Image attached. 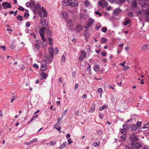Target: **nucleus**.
<instances>
[{
  "label": "nucleus",
  "instance_id": "nucleus-43",
  "mask_svg": "<svg viewBox=\"0 0 149 149\" xmlns=\"http://www.w3.org/2000/svg\"><path fill=\"white\" fill-rule=\"evenodd\" d=\"M61 60L63 62H64L65 60V56L64 55H63L61 57Z\"/></svg>",
  "mask_w": 149,
  "mask_h": 149
},
{
  "label": "nucleus",
  "instance_id": "nucleus-14",
  "mask_svg": "<svg viewBox=\"0 0 149 149\" xmlns=\"http://www.w3.org/2000/svg\"><path fill=\"white\" fill-rule=\"evenodd\" d=\"M41 10V6H40L37 5L36 7L34 9V10L36 11V12H38L39 11Z\"/></svg>",
  "mask_w": 149,
  "mask_h": 149
},
{
  "label": "nucleus",
  "instance_id": "nucleus-47",
  "mask_svg": "<svg viewBox=\"0 0 149 149\" xmlns=\"http://www.w3.org/2000/svg\"><path fill=\"white\" fill-rule=\"evenodd\" d=\"M67 111V109H66L65 110V111H64V112H63V113L62 114V118H63V116H65V115L66 114Z\"/></svg>",
  "mask_w": 149,
  "mask_h": 149
},
{
  "label": "nucleus",
  "instance_id": "nucleus-38",
  "mask_svg": "<svg viewBox=\"0 0 149 149\" xmlns=\"http://www.w3.org/2000/svg\"><path fill=\"white\" fill-rule=\"evenodd\" d=\"M101 41L102 42V43H105L106 42L107 40L105 38H102L101 39Z\"/></svg>",
  "mask_w": 149,
  "mask_h": 149
},
{
  "label": "nucleus",
  "instance_id": "nucleus-27",
  "mask_svg": "<svg viewBox=\"0 0 149 149\" xmlns=\"http://www.w3.org/2000/svg\"><path fill=\"white\" fill-rule=\"evenodd\" d=\"M62 15L63 16V17L64 18H66L68 16L67 14L65 12H62L61 13Z\"/></svg>",
  "mask_w": 149,
  "mask_h": 149
},
{
  "label": "nucleus",
  "instance_id": "nucleus-51",
  "mask_svg": "<svg viewBox=\"0 0 149 149\" xmlns=\"http://www.w3.org/2000/svg\"><path fill=\"white\" fill-rule=\"evenodd\" d=\"M29 16V14L28 13H25L24 15V17L26 18H27Z\"/></svg>",
  "mask_w": 149,
  "mask_h": 149
},
{
  "label": "nucleus",
  "instance_id": "nucleus-35",
  "mask_svg": "<svg viewBox=\"0 0 149 149\" xmlns=\"http://www.w3.org/2000/svg\"><path fill=\"white\" fill-rule=\"evenodd\" d=\"M11 49H14L15 47V44L14 42H12L10 46Z\"/></svg>",
  "mask_w": 149,
  "mask_h": 149
},
{
  "label": "nucleus",
  "instance_id": "nucleus-21",
  "mask_svg": "<svg viewBox=\"0 0 149 149\" xmlns=\"http://www.w3.org/2000/svg\"><path fill=\"white\" fill-rule=\"evenodd\" d=\"M50 56H47L46 60L49 62H52V58Z\"/></svg>",
  "mask_w": 149,
  "mask_h": 149
},
{
  "label": "nucleus",
  "instance_id": "nucleus-56",
  "mask_svg": "<svg viewBox=\"0 0 149 149\" xmlns=\"http://www.w3.org/2000/svg\"><path fill=\"white\" fill-rule=\"evenodd\" d=\"M35 46L36 48L38 49H39L40 48V46L38 44H37L35 45Z\"/></svg>",
  "mask_w": 149,
  "mask_h": 149
},
{
  "label": "nucleus",
  "instance_id": "nucleus-19",
  "mask_svg": "<svg viewBox=\"0 0 149 149\" xmlns=\"http://www.w3.org/2000/svg\"><path fill=\"white\" fill-rule=\"evenodd\" d=\"M67 22L68 23V24H69L70 26H71L73 25V22L71 19H67Z\"/></svg>",
  "mask_w": 149,
  "mask_h": 149
},
{
  "label": "nucleus",
  "instance_id": "nucleus-11",
  "mask_svg": "<svg viewBox=\"0 0 149 149\" xmlns=\"http://www.w3.org/2000/svg\"><path fill=\"white\" fill-rule=\"evenodd\" d=\"M49 51L50 55L51 57L53 58V57L54 49L53 48H49Z\"/></svg>",
  "mask_w": 149,
  "mask_h": 149
},
{
  "label": "nucleus",
  "instance_id": "nucleus-60",
  "mask_svg": "<svg viewBox=\"0 0 149 149\" xmlns=\"http://www.w3.org/2000/svg\"><path fill=\"white\" fill-rule=\"evenodd\" d=\"M129 66H126L124 67H123V70H127L129 68Z\"/></svg>",
  "mask_w": 149,
  "mask_h": 149
},
{
  "label": "nucleus",
  "instance_id": "nucleus-63",
  "mask_svg": "<svg viewBox=\"0 0 149 149\" xmlns=\"http://www.w3.org/2000/svg\"><path fill=\"white\" fill-rule=\"evenodd\" d=\"M102 89L101 88H99L98 89L97 92L99 93H100L102 92Z\"/></svg>",
  "mask_w": 149,
  "mask_h": 149
},
{
  "label": "nucleus",
  "instance_id": "nucleus-15",
  "mask_svg": "<svg viewBox=\"0 0 149 149\" xmlns=\"http://www.w3.org/2000/svg\"><path fill=\"white\" fill-rule=\"evenodd\" d=\"M120 132L121 134L123 135H126L127 133V131L123 128V129H121L120 130Z\"/></svg>",
  "mask_w": 149,
  "mask_h": 149
},
{
  "label": "nucleus",
  "instance_id": "nucleus-8",
  "mask_svg": "<svg viewBox=\"0 0 149 149\" xmlns=\"http://www.w3.org/2000/svg\"><path fill=\"white\" fill-rule=\"evenodd\" d=\"M45 27H43L40 29L39 33L41 37H43V36H44V31L45 30Z\"/></svg>",
  "mask_w": 149,
  "mask_h": 149
},
{
  "label": "nucleus",
  "instance_id": "nucleus-3",
  "mask_svg": "<svg viewBox=\"0 0 149 149\" xmlns=\"http://www.w3.org/2000/svg\"><path fill=\"white\" fill-rule=\"evenodd\" d=\"M94 20L92 18H90L88 21V22L86 24L85 28L88 29L94 23Z\"/></svg>",
  "mask_w": 149,
  "mask_h": 149
},
{
  "label": "nucleus",
  "instance_id": "nucleus-44",
  "mask_svg": "<svg viewBox=\"0 0 149 149\" xmlns=\"http://www.w3.org/2000/svg\"><path fill=\"white\" fill-rule=\"evenodd\" d=\"M65 142H64L61 145V146L59 147V149H62L64 147H65Z\"/></svg>",
  "mask_w": 149,
  "mask_h": 149
},
{
  "label": "nucleus",
  "instance_id": "nucleus-53",
  "mask_svg": "<svg viewBox=\"0 0 149 149\" xmlns=\"http://www.w3.org/2000/svg\"><path fill=\"white\" fill-rule=\"evenodd\" d=\"M30 24L29 22H27L26 23V26L27 28L29 27L30 26Z\"/></svg>",
  "mask_w": 149,
  "mask_h": 149
},
{
  "label": "nucleus",
  "instance_id": "nucleus-62",
  "mask_svg": "<svg viewBox=\"0 0 149 149\" xmlns=\"http://www.w3.org/2000/svg\"><path fill=\"white\" fill-rule=\"evenodd\" d=\"M26 5L27 7H29L31 5L30 2H27L26 4Z\"/></svg>",
  "mask_w": 149,
  "mask_h": 149
},
{
  "label": "nucleus",
  "instance_id": "nucleus-6",
  "mask_svg": "<svg viewBox=\"0 0 149 149\" xmlns=\"http://www.w3.org/2000/svg\"><path fill=\"white\" fill-rule=\"evenodd\" d=\"M99 5L103 7H106L108 5V3L104 0H101L98 2Z\"/></svg>",
  "mask_w": 149,
  "mask_h": 149
},
{
  "label": "nucleus",
  "instance_id": "nucleus-23",
  "mask_svg": "<svg viewBox=\"0 0 149 149\" xmlns=\"http://www.w3.org/2000/svg\"><path fill=\"white\" fill-rule=\"evenodd\" d=\"M99 66L98 65H95L94 66V70L95 71L97 72L99 69Z\"/></svg>",
  "mask_w": 149,
  "mask_h": 149
},
{
  "label": "nucleus",
  "instance_id": "nucleus-48",
  "mask_svg": "<svg viewBox=\"0 0 149 149\" xmlns=\"http://www.w3.org/2000/svg\"><path fill=\"white\" fill-rule=\"evenodd\" d=\"M84 4L87 7H88L89 6V3L88 1H85L84 2Z\"/></svg>",
  "mask_w": 149,
  "mask_h": 149
},
{
  "label": "nucleus",
  "instance_id": "nucleus-45",
  "mask_svg": "<svg viewBox=\"0 0 149 149\" xmlns=\"http://www.w3.org/2000/svg\"><path fill=\"white\" fill-rule=\"evenodd\" d=\"M40 30V27L38 26H37L35 29V31L36 32H39Z\"/></svg>",
  "mask_w": 149,
  "mask_h": 149
},
{
  "label": "nucleus",
  "instance_id": "nucleus-4",
  "mask_svg": "<svg viewBox=\"0 0 149 149\" xmlns=\"http://www.w3.org/2000/svg\"><path fill=\"white\" fill-rule=\"evenodd\" d=\"M81 54L80 55L79 58L80 60H83L84 58H86V53L85 51L81 50Z\"/></svg>",
  "mask_w": 149,
  "mask_h": 149
},
{
  "label": "nucleus",
  "instance_id": "nucleus-50",
  "mask_svg": "<svg viewBox=\"0 0 149 149\" xmlns=\"http://www.w3.org/2000/svg\"><path fill=\"white\" fill-rule=\"evenodd\" d=\"M102 31L104 32H105L107 31V29L105 27H102Z\"/></svg>",
  "mask_w": 149,
  "mask_h": 149
},
{
  "label": "nucleus",
  "instance_id": "nucleus-20",
  "mask_svg": "<svg viewBox=\"0 0 149 149\" xmlns=\"http://www.w3.org/2000/svg\"><path fill=\"white\" fill-rule=\"evenodd\" d=\"M45 33L47 34L48 36H49L51 35V32L50 29H47L45 30Z\"/></svg>",
  "mask_w": 149,
  "mask_h": 149
},
{
  "label": "nucleus",
  "instance_id": "nucleus-54",
  "mask_svg": "<svg viewBox=\"0 0 149 149\" xmlns=\"http://www.w3.org/2000/svg\"><path fill=\"white\" fill-rule=\"evenodd\" d=\"M0 48H2L3 50L4 51H5L6 50V47L5 46H0Z\"/></svg>",
  "mask_w": 149,
  "mask_h": 149
},
{
  "label": "nucleus",
  "instance_id": "nucleus-5",
  "mask_svg": "<svg viewBox=\"0 0 149 149\" xmlns=\"http://www.w3.org/2000/svg\"><path fill=\"white\" fill-rule=\"evenodd\" d=\"M2 5L4 8V9L10 8L12 7V6L10 3L7 2L2 3Z\"/></svg>",
  "mask_w": 149,
  "mask_h": 149
},
{
  "label": "nucleus",
  "instance_id": "nucleus-30",
  "mask_svg": "<svg viewBox=\"0 0 149 149\" xmlns=\"http://www.w3.org/2000/svg\"><path fill=\"white\" fill-rule=\"evenodd\" d=\"M123 127L125 129L126 131H127V130H128L129 128L130 127L128 125L124 124L123 125Z\"/></svg>",
  "mask_w": 149,
  "mask_h": 149
},
{
  "label": "nucleus",
  "instance_id": "nucleus-55",
  "mask_svg": "<svg viewBox=\"0 0 149 149\" xmlns=\"http://www.w3.org/2000/svg\"><path fill=\"white\" fill-rule=\"evenodd\" d=\"M128 15L129 17H132L133 16V14L132 12H129L128 13Z\"/></svg>",
  "mask_w": 149,
  "mask_h": 149
},
{
  "label": "nucleus",
  "instance_id": "nucleus-12",
  "mask_svg": "<svg viewBox=\"0 0 149 149\" xmlns=\"http://www.w3.org/2000/svg\"><path fill=\"white\" fill-rule=\"evenodd\" d=\"M76 30L78 31H80L82 30V27L81 25L78 24L76 26Z\"/></svg>",
  "mask_w": 149,
  "mask_h": 149
},
{
  "label": "nucleus",
  "instance_id": "nucleus-24",
  "mask_svg": "<svg viewBox=\"0 0 149 149\" xmlns=\"http://www.w3.org/2000/svg\"><path fill=\"white\" fill-rule=\"evenodd\" d=\"M130 22V21L129 19L126 20L123 23V25L125 26H127L129 24Z\"/></svg>",
  "mask_w": 149,
  "mask_h": 149
},
{
  "label": "nucleus",
  "instance_id": "nucleus-40",
  "mask_svg": "<svg viewBox=\"0 0 149 149\" xmlns=\"http://www.w3.org/2000/svg\"><path fill=\"white\" fill-rule=\"evenodd\" d=\"M48 40H49V44L50 45H52V41L53 39L52 38H48Z\"/></svg>",
  "mask_w": 149,
  "mask_h": 149
},
{
  "label": "nucleus",
  "instance_id": "nucleus-10",
  "mask_svg": "<svg viewBox=\"0 0 149 149\" xmlns=\"http://www.w3.org/2000/svg\"><path fill=\"white\" fill-rule=\"evenodd\" d=\"M145 15L146 16L145 18V20L148 22H149V10L145 12Z\"/></svg>",
  "mask_w": 149,
  "mask_h": 149
},
{
  "label": "nucleus",
  "instance_id": "nucleus-7",
  "mask_svg": "<svg viewBox=\"0 0 149 149\" xmlns=\"http://www.w3.org/2000/svg\"><path fill=\"white\" fill-rule=\"evenodd\" d=\"M132 147L134 149H137L141 147L142 146L140 142L135 143L134 144L132 145Z\"/></svg>",
  "mask_w": 149,
  "mask_h": 149
},
{
  "label": "nucleus",
  "instance_id": "nucleus-16",
  "mask_svg": "<svg viewBox=\"0 0 149 149\" xmlns=\"http://www.w3.org/2000/svg\"><path fill=\"white\" fill-rule=\"evenodd\" d=\"M91 34L89 33H86L84 34V36L85 37V40L87 41H88L87 40L91 36Z\"/></svg>",
  "mask_w": 149,
  "mask_h": 149
},
{
  "label": "nucleus",
  "instance_id": "nucleus-1",
  "mask_svg": "<svg viewBox=\"0 0 149 149\" xmlns=\"http://www.w3.org/2000/svg\"><path fill=\"white\" fill-rule=\"evenodd\" d=\"M63 5L66 6L69 4L71 6H74L78 5L77 0H64L63 2Z\"/></svg>",
  "mask_w": 149,
  "mask_h": 149
},
{
  "label": "nucleus",
  "instance_id": "nucleus-41",
  "mask_svg": "<svg viewBox=\"0 0 149 149\" xmlns=\"http://www.w3.org/2000/svg\"><path fill=\"white\" fill-rule=\"evenodd\" d=\"M126 135H123L120 136V138L123 141H125L126 139Z\"/></svg>",
  "mask_w": 149,
  "mask_h": 149
},
{
  "label": "nucleus",
  "instance_id": "nucleus-49",
  "mask_svg": "<svg viewBox=\"0 0 149 149\" xmlns=\"http://www.w3.org/2000/svg\"><path fill=\"white\" fill-rule=\"evenodd\" d=\"M95 14L97 15H98L99 16H101L102 14L101 13H99V11H96L95 12Z\"/></svg>",
  "mask_w": 149,
  "mask_h": 149
},
{
  "label": "nucleus",
  "instance_id": "nucleus-64",
  "mask_svg": "<svg viewBox=\"0 0 149 149\" xmlns=\"http://www.w3.org/2000/svg\"><path fill=\"white\" fill-rule=\"evenodd\" d=\"M125 149H134L133 147H129L128 146H126L125 147Z\"/></svg>",
  "mask_w": 149,
  "mask_h": 149
},
{
  "label": "nucleus",
  "instance_id": "nucleus-28",
  "mask_svg": "<svg viewBox=\"0 0 149 149\" xmlns=\"http://www.w3.org/2000/svg\"><path fill=\"white\" fill-rule=\"evenodd\" d=\"M137 2L136 1H134L132 3V7L134 8L136 7L137 6Z\"/></svg>",
  "mask_w": 149,
  "mask_h": 149
},
{
  "label": "nucleus",
  "instance_id": "nucleus-17",
  "mask_svg": "<svg viewBox=\"0 0 149 149\" xmlns=\"http://www.w3.org/2000/svg\"><path fill=\"white\" fill-rule=\"evenodd\" d=\"M137 129V127L135 124H132L131 126V129L132 130H136Z\"/></svg>",
  "mask_w": 149,
  "mask_h": 149
},
{
  "label": "nucleus",
  "instance_id": "nucleus-18",
  "mask_svg": "<svg viewBox=\"0 0 149 149\" xmlns=\"http://www.w3.org/2000/svg\"><path fill=\"white\" fill-rule=\"evenodd\" d=\"M48 74H46L45 73L43 72H42L40 74V76L42 77L44 79L46 78L48 76Z\"/></svg>",
  "mask_w": 149,
  "mask_h": 149
},
{
  "label": "nucleus",
  "instance_id": "nucleus-26",
  "mask_svg": "<svg viewBox=\"0 0 149 149\" xmlns=\"http://www.w3.org/2000/svg\"><path fill=\"white\" fill-rule=\"evenodd\" d=\"M46 23V21L45 19H42L41 21L40 24L42 26H43L45 25Z\"/></svg>",
  "mask_w": 149,
  "mask_h": 149
},
{
  "label": "nucleus",
  "instance_id": "nucleus-61",
  "mask_svg": "<svg viewBox=\"0 0 149 149\" xmlns=\"http://www.w3.org/2000/svg\"><path fill=\"white\" fill-rule=\"evenodd\" d=\"M38 141V139L37 138H35L33 140H32L31 141L32 142V143L37 141Z\"/></svg>",
  "mask_w": 149,
  "mask_h": 149
},
{
  "label": "nucleus",
  "instance_id": "nucleus-34",
  "mask_svg": "<svg viewBox=\"0 0 149 149\" xmlns=\"http://www.w3.org/2000/svg\"><path fill=\"white\" fill-rule=\"evenodd\" d=\"M17 19L19 21H22L23 20V17L22 16L19 15H18L17 17Z\"/></svg>",
  "mask_w": 149,
  "mask_h": 149
},
{
  "label": "nucleus",
  "instance_id": "nucleus-9",
  "mask_svg": "<svg viewBox=\"0 0 149 149\" xmlns=\"http://www.w3.org/2000/svg\"><path fill=\"white\" fill-rule=\"evenodd\" d=\"M121 11V10L120 9H116L114 10L113 12V14L116 15H117Z\"/></svg>",
  "mask_w": 149,
  "mask_h": 149
},
{
  "label": "nucleus",
  "instance_id": "nucleus-37",
  "mask_svg": "<svg viewBox=\"0 0 149 149\" xmlns=\"http://www.w3.org/2000/svg\"><path fill=\"white\" fill-rule=\"evenodd\" d=\"M143 128H148L149 127V123H148L145 124L143 127Z\"/></svg>",
  "mask_w": 149,
  "mask_h": 149
},
{
  "label": "nucleus",
  "instance_id": "nucleus-46",
  "mask_svg": "<svg viewBox=\"0 0 149 149\" xmlns=\"http://www.w3.org/2000/svg\"><path fill=\"white\" fill-rule=\"evenodd\" d=\"M18 9L22 11H24V9L21 6H19L18 8Z\"/></svg>",
  "mask_w": 149,
  "mask_h": 149
},
{
  "label": "nucleus",
  "instance_id": "nucleus-57",
  "mask_svg": "<svg viewBox=\"0 0 149 149\" xmlns=\"http://www.w3.org/2000/svg\"><path fill=\"white\" fill-rule=\"evenodd\" d=\"M58 52V49L57 47H56L55 49V53L57 54Z\"/></svg>",
  "mask_w": 149,
  "mask_h": 149
},
{
  "label": "nucleus",
  "instance_id": "nucleus-52",
  "mask_svg": "<svg viewBox=\"0 0 149 149\" xmlns=\"http://www.w3.org/2000/svg\"><path fill=\"white\" fill-rule=\"evenodd\" d=\"M56 143V142H55L54 141H51L49 143V145L50 146H52L55 145Z\"/></svg>",
  "mask_w": 149,
  "mask_h": 149
},
{
  "label": "nucleus",
  "instance_id": "nucleus-22",
  "mask_svg": "<svg viewBox=\"0 0 149 149\" xmlns=\"http://www.w3.org/2000/svg\"><path fill=\"white\" fill-rule=\"evenodd\" d=\"M41 66H47V63L46 60L43 59L41 63Z\"/></svg>",
  "mask_w": 149,
  "mask_h": 149
},
{
  "label": "nucleus",
  "instance_id": "nucleus-42",
  "mask_svg": "<svg viewBox=\"0 0 149 149\" xmlns=\"http://www.w3.org/2000/svg\"><path fill=\"white\" fill-rule=\"evenodd\" d=\"M141 123H142L141 122H139L138 121L136 123V125L137 126V127H140L141 125Z\"/></svg>",
  "mask_w": 149,
  "mask_h": 149
},
{
  "label": "nucleus",
  "instance_id": "nucleus-29",
  "mask_svg": "<svg viewBox=\"0 0 149 149\" xmlns=\"http://www.w3.org/2000/svg\"><path fill=\"white\" fill-rule=\"evenodd\" d=\"M87 71H88V74H90L91 73V67L89 64H88V66L87 69Z\"/></svg>",
  "mask_w": 149,
  "mask_h": 149
},
{
  "label": "nucleus",
  "instance_id": "nucleus-58",
  "mask_svg": "<svg viewBox=\"0 0 149 149\" xmlns=\"http://www.w3.org/2000/svg\"><path fill=\"white\" fill-rule=\"evenodd\" d=\"M56 129L59 132V133H60L61 132V128L60 126H59L58 127L56 128Z\"/></svg>",
  "mask_w": 149,
  "mask_h": 149
},
{
  "label": "nucleus",
  "instance_id": "nucleus-33",
  "mask_svg": "<svg viewBox=\"0 0 149 149\" xmlns=\"http://www.w3.org/2000/svg\"><path fill=\"white\" fill-rule=\"evenodd\" d=\"M30 3L31 4L30 6L31 7H35V5H36V3L33 1H31L30 2Z\"/></svg>",
  "mask_w": 149,
  "mask_h": 149
},
{
  "label": "nucleus",
  "instance_id": "nucleus-39",
  "mask_svg": "<svg viewBox=\"0 0 149 149\" xmlns=\"http://www.w3.org/2000/svg\"><path fill=\"white\" fill-rule=\"evenodd\" d=\"M41 70L43 71H44L47 68V66L41 65Z\"/></svg>",
  "mask_w": 149,
  "mask_h": 149
},
{
  "label": "nucleus",
  "instance_id": "nucleus-31",
  "mask_svg": "<svg viewBox=\"0 0 149 149\" xmlns=\"http://www.w3.org/2000/svg\"><path fill=\"white\" fill-rule=\"evenodd\" d=\"M100 142L99 141H97V142L95 143H94L93 144V145L94 146V147H97L100 144Z\"/></svg>",
  "mask_w": 149,
  "mask_h": 149
},
{
  "label": "nucleus",
  "instance_id": "nucleus-25",
  "mask_svg": "<svg viewBox=\"0 0 149 149\" xmlns=\"http://www.w3.org/2000/svg\"><path fill=\"white\" fill-rule=\"evenodd\" d=\"M95 104H93L92 105L91 109L90 112H93L95 110Z\"/></svg>",
  "mask_w": 149,
  "mask_h": 149
},
{
  "label": "nucleus",
  "instance_id": "nucleus-13",
  "mask_svg": "<svg viewBox=\"0 0 149 149\" xmlns=\"http://www.w3.org/2000/svg\"><path fill=\"white\" fill-rule=\"evenodd\" d=\"M141 49L143 50L149 49V44L143 45L141 47Z\"/></svg>",
  "mask_w": 149,
  "mask_h": 149
},
{
  "label": "nucleus",
  "instance_id": "nucleus-59",
  "mask_svg": "<svg viewBox=\"0 0 149 149\" xmlns=\"http://www.w3.org/2000/svg\"><path fill=\"white\" fill-rule=\"evenodd\" d=\"M33 67H36V68H39V67L37 64L36 63H34L33 64Z\"/></svg>",
  "mask_w": 149,
  "mask_h": 149
},
{
  "label": "nucleus",
  "instance_id": "nucleus-36",
  "mask_svg": "<svg viewBox=\"0 0 149 149\" xmlns=\"http://www.w3.org/2000/svg\"><path fill=\"white\" fill-rule=\"evenodd\" d=\"M17 97L15 96H13L11 98V100L10 101V102L12 103L14 100L16 99Z\"/></svg>",
  "mask_w": 149,
  "mask_h": 149
},
{
  "label": "nucleus",
  "instance_id": "nucleus-32",
  "mask_svg": "<svg viewBox=\"0 0 149 149\" xmlns=\"http://www.w3.org/2000/svg\"><path fill=\"white\" fill-rule=\"evenodd\" d=\"M43 13V15H42L41 14V16L42 17H47V12L45 10L42 11Z\"/></svg>",
  "mask_w": 149,
  "mask_h": 149
},
{
  "label": "nucleus",
  "instance_id": "nucleus-2",
  "mask_svg": "<svg viewBox=\"0 0 149 149\" xmlns=\"http://www.w3.org/2000/svg\"><path fill=\"white\" fill-rule=\"evenodd\" d=\"M130 139L131 141V145L134 144V143L136 142L138 140V138L134 134H132L131 135L130 137Z\"/></svg>",
  "mask_w": 149,
  "mask_h": 149
}]
</instances>
